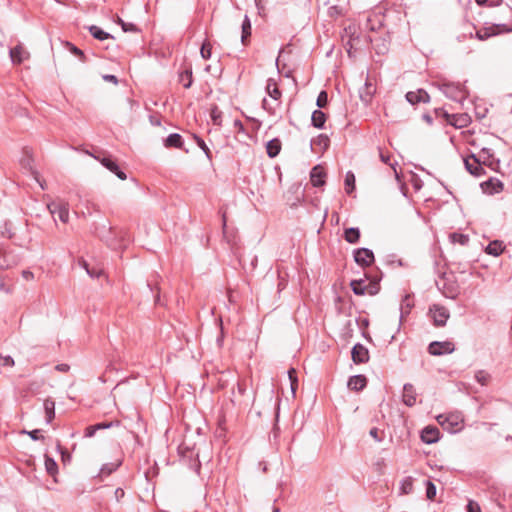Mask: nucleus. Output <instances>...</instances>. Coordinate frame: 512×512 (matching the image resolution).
I'll list each match as a JSON object with an SVG mask.
<instances>
[{"instance_id": "f257e3e1", "label": "nucleus", "mask_w": 512, "mask_h": 512, "mask_svg": "<svg viewBox=\"0 0 512 512\" xmlns=\"http://www.w3.org/2000/svg\"><path fill=\"white\" fill-rule=\"evenodd\" d=\"M266 93L275 101V105H271L268 100L263 99V108L270 114H275L276 108L280 105V98L282 96L281 91L278 88V84L273 78H269L265 87Z\"/></svg>"}, {"instance_id": "f03ea898", "label": "nucleus", "mask_w": 512, "mask_h": 512, "mask_svg": "<svg viewBox=\"0 0 512 512\" xmlns=\"http://www.w3.org/2000/svg\"><path fill=\"white\" fill-rule=\"evenodd\" d=\"M438 423L449 432H457L463 427V416L461 413H448L437 416Z\"/></svg>"}, {"instance_id": "7ed1b4c3", "label": "nucleus", "mask_w": 512, "mask_h": 512, "mask_svg": "<svg viewBox=\"0 0 512 512\" xmlns=\"http://www.w3.org/2000/svg\"><path fill=\"white\" fill-rule=\"evenodd\" d=\"M510 31H512V29H509L505 24H493L491 26L483 27L477 30L474 34V37L479 41H485L490 37Z\"/></svg>"}, {"instance_id": "20e7f679", "label": "nucleus", "mask_w": 512, "mask_h": 512, "mask_svg": "<svg viewBox=\"0 0 512 512\" xmlns=\"http://www.w3.org/2000/svg\"><path fill=\"white\" fill-rule=\"evenodd\" d=\"M93 157L97 159L105 168L114 173L119 179H127L126 173L120 169L116 160L111 155H106L105 153H102V156L93 155Z\"/></svg>"}, {"instance_id": "39448f33", "label": "nucleus", "mask_w": 512, "mask_h": 512, "mask_svg": "<svg viewBox=\"0 0 512 512\" xmlns=\"http://www.w3.org/2000/svg\"><path fill=\"white\" fill-rule=\"evenodd\" d=\"M441 90L446 95V97L452 99L453 101L462 102L467 97L464 87L460 84L443 83Z\"/></svg>"}, {"instance_id": "423d86ee", "label": "nucleus", "mask_w": 512, "mask_h": 512, "mask_svg": "<svg viewBox=\"0 0 512 512\" xmlns=\"http://www.w3.org/2000/svg\"><path fill=\"white\" fill-rule=\"evenodd\" d=\"M429 314L433 319V324L437 327L445 326L450 317L449 310L440 304L431 305L429 308Z\"/></svg>"}, {"instance_id": "0eeeda50", "label": "nucleus", "mask_w": 512, "mask_h": 512, "mask_svg": "<svg viewBox=\"0 0 512 512\" xmlns=\"http://www.w3.org/2000/svg\"><path fill=\"white\" fill-rule=\"evenodd\" d=\"M350 286L356 295H375L379 289L377 282L365 285L363 280H352Z\"/></svg>"}, {"instance_id": "6e6552de", "label": "nucleus", "mask_w": 512, "mask_h": 512, "mask_svg": "<svg viewBox=\"0 0 512 512\" xmlns=\"http://www.w3.org/2000/svg\"><path fill=\"white\" fill-rule=\"evenodd\" d=\"M482 167L487 166L492 170H497L500 164L499 159L494 157V154L489 148H482L481 151L476 155Z\"/></svg>"}, {"instance_id": "1a4fd4ad", "label": "nucleus", "mask_w": 512, "mask_h": 512, "mask_svg": "<svg viewBox=\"0 0 512 512\" xmlns=\"http://www.w3.org/2000/svg\"><path fill=\"white\" fill-rule=\"evenodd\" d=\"M455 350V346L450 341H434L429 344L428 351L431 355L440 356L443 354H450Z\"/></svg>"}, {"instance_id": "9d476101", "label": "nucleus", "mask_w": 512, "mask_h": 512, "mask_svg": "<svg viewBox=\"0 0 512 512\" xmlns=\"http://www.w3.org/2000/svg\"><path fill=\"white\" fill-rule=\"evenodd\" d=\"M446 121L455 128H465L471 123V117L467 113L444 114Z\"/></svg>"}, {"instance_id": "9b49d317", "label": "nucleus", "mask_w": 512, "mask_h": 512, "mask_svg": "<svg viewBox=\"0 0 512 512\" xmlns=\"http://www.w3.org/2000/svg\"><path fill=\"white\" fill-rule=\"evenodd\" d=\"M354 260L360 266L367 267L374 262V254L368 248H359L354 251Z\"/></svg>"}, {"instance_id": "f8f14e48", "label": "nucleus", "mask_w": 512, "mask_h": 512, "mask_svg": "<svg viewBox=\"0 0 512 512\" xmlns=\"http://www.w3.org/2000/svg\"><path fill=\"white\" fill-rule=\"evenodd\" d=\"M466 170L473 176L479 177L485 173L484 168L476 155H471L464 159Z\"/></svg>"}, {"instance_id": "ddd939ff", "label": "nucleus", "mask_w": 512, "mask_h": 512, "mask_svg": "<svg viewBox=\"0 0 512 512\" xmlns=\"http://www.w3.org/2000/svg\"><path fill=\"white\" fill-rule=\"evenodd\" d=\"M18 257L4 248H0V269H9L18 264Z\"/></svg>"}, {"instance_id": "4468645a", "label": "nucleus", "mask_w": 512, "mask_h": 512, "mask_svg": "<svg viewBox=\"0 0 512 512\" xmlns=\"http://www.w3.org/2000/svg\"><path fill=\"white\" fill-rule=\"evenodd\" d=\"M351 355H352V360L356 364L366 363L369 360L368 349L360 343H357L353 346Z\"/></svg>"}, {"instance_id": "2eb2a0df", "label": "nucleus", "mask_w": 512, "mask_h": 512, "mask_svg": "<svg viewBox=\"0 0 512 512\" xmlns=\"http://www.w3.org/2000/svg\"><path fill=\"white\" fill-rule=\"evenodd\" d=\"M330 145V139L325 134H320L316 138L311 140V149L315 153H323L325 150L328 149Z\"/></svg>"}, {"instance_id": "dca6fc26", "label": "nucleus", "mask_w": 512, "mask_h": 512, "mask_svg": "<svg viewBox=\"0 0 512 512\" xmlns=\"http://www.w3.org/2000/svg\"><path fill=\"white\" fill-rule=\"evenodd\" d=\"M406 100L412 104L427 103L430 101L429 94L424 89H418L417 91H410L406 94Z\"/></svg>"}, {"instance_id": "f3484780", "label": "nucleus", "mask_w": 512, "mask_h": 512, "mask_svg": "<svg viewBox=\"0 0 512 512\" xmlns=\"http://www.w3.org/2000/svg\"><path fill=\"white\" fill-rule=\"evenodd\" d=\"M50 213L54 216L57 215L59 220L67 223L69 220V209L64 204L51 203L48 205Z\"/></svg>"}, {"instance_id": "a211bd4d", "label": "nucleus", "mask_w": 512, "mask_h": 512, "mask_svg": "<svg viewBox=\"0 0 512 512\" xmlns=\"http://www.w3.org/2000/svg\"><path fill=\"white\" fill-rule=\"evenodd\" d=\"M481 188L485 193L494 194L502 191L503 183L496 178H490L481 184Z\"/></svg>"}, {"instance_id": "6ab92c4d", "label": "nucleus", "mask_w": 512, "mask_h": 512, "mask_svg": "<svg viewBox=\"0 0 512 512\" xmlns=\"http://www.w3.org/2000/svg\"><path fill=\"white\" fill-rule=\"evenodd\" d=\"M421 439L424 443L432 444L439 439V430L433 426L425 427L421 432Z\"/></svg>"}, {"instance_id": "aec40b11", "label": "nucleus", "mask_w": 512, "mask_h": 512, "mask_svg": "<svg viewBox=\"0 0 512 512\" xmlns=\"http://www.w3.org/2000/svg\"><path fill=\"white\" fill-rule=\"evenodd\" d=\"M345 33L349 36V39L345 43V48H346L349 56H352V50L356 49L355 48L356 42H359V37L354 36L356 33V26L349 25L347 28H345Z\"/></svg>"}, {"instance_id": "412c9836", "label": "nucleus", "mask_w": 512, "mask_h": 512, "mask_svg": "<svg viewBox=\"0 0 512 512\" xmlns=\"http://www.w3.org/2000/svg\"><path fill=\"white\" fill-rule=\"evenodd\" d=\"M164 146L169 149L170 148L183 149V138L178 133H172L164 139ZM184 151L187 153L188 149L184 148Z\"/></svg>"}, {"instance_id": "4be33fe9", "label": "nucleus", "mask_w": 512, "mask_h": 512, "mask_svg": "<svg viewBox=\"0 0 512 512\" xmlns=\"http://www.w3.org/2000/svg\"><path fill=\"white\" fill-rule=\"evenodd\" d=\"M367 385V379L364 375H354L348 380L347 386L350 390L361 391Z\"/></svg>"}, {"instance_id": "5701e85b", "label": "nucleus", "mask_w": 512, "mask_h": 512, "mask_svg": "<svg viewBox=\"0 0 512 512\" xmlns=\"http://www.w3.org/2000/svg\"><path fill=\"white\" fill-rule=\"evenodd\" d=\"M9 54L13 64H21L28 57V52L21 45L11 48Z\"/></svg>"}, {"instance_id": "b1692460", "label": "nucleus", "mask_w": 512, "mask_h": 512, "mask_svg": "<svg viewBox=\"0 0 512 512\" xmlns=\"http://www.w3.org/2000/svg\"><path fill=\"white\" fill-rule=\"evenodd\" d=\"M475 29V25L465 19L462 24V33L457 36L458 42H464L467 39L474 38L473 30Z\"/></svg>"}, {"instance_id": "393cba45", "label": "nucleus", "mask_w": 512, "mask_h": 512, "mask_svg": "<svg viewBox=\"0 0 512 512\" xmlns=\"http://www.w3.org/2000/svg\"><path fill=\"white\" fill-rule=\"evenodd\" d=\"M325 172L320 166H315L312 168L310 173V180L313 186L320 187L325 183Z\"/></svg>"}, {"instance_id": "a878e982", "label": "nucleus", "mask_w": 512, "mask_h": 512, "mask_svg": "<svg viewBox=\"0 0 512 512\" xmlns=\"http://www.w3.org/2000/svg\"><path fill=\"white\" fill-rule=\"evenodd\" d=\"M403 402L407 406H413L416 403V392L412 384H405L403 387Z\"/></svg>"}, {"instance_id": "bb28decb", "label": "nucleus", "mask_w": 512, "mask_h": 512, "mask_svg": "<svg viewBox=\"0 0 512 512\" xmlns=\"http://www.w3.org/2000/svg\"><path fill=\"white\" fill-rule=\"evenodd\" d=\"M88 30L90 34L97 40L104 41L106 39H114V37L108 33L102 30L100 27L96 25H91L88 27Z\"/></svg>"}, {"instance_id": "cd10ccee", "label": "nucleus", "mask_w": 512, "mask_h": 512, "mask_svg": "<svg viewBox=\"0 0 512 512\" xmlns=\"http://www.w3.org/2000/svg\"><path fill=\"white\" fill-rule=\"evenodd\" d=\"M266 151L270 158L276 157L281 151V141L277 138L268 141Z\"/></svg>"}, {"instance_id": "c85d7f7f", "label": "nucleus", "mask_w": 512, "mask_h": 512, "mask_svg": "<svg viewBox=\"0 0 512 512\" xmlns=\"http://www.w3.org/2000/svg\"><path fill=\"white\" fill-rule=\"evenodd\" d=\"M43 406L46 415V422L51 423L55 418V402L51 398H47L44 400Z\"/></svg>"}, {"instance_id": "c756f323", "label": "nucleus", "mask_w": 512, "mask_h": 512, "mask_svg": "<svg viewBox=\"0 0 512 512\" xmlns=\"http://www.w3.org/2000/svg\"><path fill=\"white\" fill-rule=\"evenodd\" d=\"M178 452L181 457L189 460L194 456L198 457V453H194V447L190 446L185 440L179 445Z\"/></svg>"}, {"instance_id": "7c9ffc66", "label": "nucleus", "mask_w": 512, "mask_h": 512, "mask_svg": "<svg viewBox=\"0 0 512 512\" xmlns=\"http://www.w3.org/2000/svg\"><path fill=\"white\" fill-rule=\"evenodd\" d=\"M344 239L350 244L357 243L360 239V230L354 227L345 229Z\"/></svg>"}, {"instance_id": "2f4dec72", "label": "nucleus", "mask_w": 512, "mask_h": 512, "mask_svg": "<svg viewBox=\"0 0 512 512\" xmlns=\"http://www.w3.org/2000/svg\"><path fill=\"white\" fill-rule=\"evenodd\" d=\"M32 163H33V158H32L31 149H29L28 147H24L23 148V157L20 160V164L24 169L32 171Z\"/></svg>"}, {"instance_id": "473e14b6", "label": "nucleus", "mask_w": 512, "mask_h": 512, "mask_svg": "<svg viewBox=\"0 0 512 512\" xmlns=\"http://www.w3.org/2000/svg\"><path fill=\"white\" fill-rule=\"evenodd\" d=\"M504 250V246L500 241H492L488 244L485 251L489 255L499 256Z\"/></svg>"}, {"instance_id": "72a5a7b5", "label": "nucleus", "mask_w": 512, "mask_h": 512, "mask_svg": "<svg viewBox=\"0 0 512 512\" xmlns=\"http://www.w3.org/2000/svg\"><path fill=\"white\" fill-rule=\"evenodd\" d=\"M311 121L314 127L323 128L326 121V115L321 110H315L312 113Z\"/></svg>"}, {"instance_id": "f704fd0d", "label": "nucleus", "mask_w": 512, "mask_h": 512, "mask_svg": "<svg viewBox=\"0 0 512 512\" xmlns=\"http://www.w3.org/2000/svg\"><path fill=\"white\" fill-rule=\"evenodd\" d=\"M45 469L46 472L52 477H55L58 473V465L56 461L47 454H45Z\"/></svg>"}, {"instance_id": "c9c22d12", "label": "nucleus", "mask_w": 512, "mask_h": 512, "mask_svg": "<svg viewBox=\"0 0 512 512\" xmlns=\"http://www.w3.org/2000/svg\"><path fill=\"white\" fill-rule=\"evenodd\" d=\"M65 46L72 54L77 56L82 62L87 61V57H86L85 53L81 49H79L77 46H75L74 44H72L68 41L65 42Z\"/></svg>"}, {"instance_id": "e433bc0d", "label": "nucleus", "mask_w": 512, "mask_h": 512, "mask_svg": "<svg viewBox=\"0 0 512 512\" xmlns=\"http://www.w3.org/2000/svg\"><path fill=\"white\" fill-rule=\"evenodd\" d=\"M401 494L407 495L413 491V478L408 476L401 481Z\"/></svg>"}, {"instance_id": "4c0bfd02", "label": "nucleus", "mask_w": 512, "mask_h": 512, "mask_svg": "<svg viewBox=\"0 0 512 512\" xmlns=\"http://www.w3.org/2000/svg\"><path fill=\"white\" fill-rule=\"evenodd\" d=\"M179 80L183 84V87L188 89L192 85V71L190 70H184L179 75Z\"/></svg>"}, {"instance_id": "58836bf2", "label": "nucleus", "mask_w": 512, "mask_h": 512, "mask_svg": "<svg viewBox=\"0 0 512 512\" xmlns=\"http://www.w3.org/2000/svg\"><path fill=\"white\" fill-rule=\"evenodd\" d=\"M191 137L194 139V141L197 143V145L203 150V152L205 153V155L207 156L208 159H212V153L209 149V147L207 146V144L205 143V141L197 136L196 134H191Z\"/></svg>"}, {"instance_id": "ea45409f", "label": "nucleus", "mask_w": 512, "mask_h": 512, "mask_svg": "<svg viewBox=\"0 0 512 512\" xmlns=\"http://www.w3.org/2000/svg\"><path fill=\"white\" fill-rule=\"evenodd\" d=\"M242 43L245 44L246 39L251 35V23L247 16H245L244 21L242 22Z\"/></svg>"}, {"instance_id": "a19ab883", "label": "nucleus", "mask_w": 512, "mask_h": 512, "mask_svg": "<svg viewBox=\"0 0 512 512\" xmlns=\"http://www.w3.org/2000/svg\"><path fill=\"white\" fill-rule=\"evenodd\" d=\"M211 119L214 125L221 126L222 111L216 105L211 108Z\"/></svg>"}, {"instance_id": "79ce46f5", "label": "nucleus", "mask_w": 512, "mask_h": 512, "mask_svg": "<svg viewBox=\"0 0 512 512\" xmlns=\"http://www.w3.org/2000/svg\"><path fill=\"white\" fill-rule=\"evenodd\" d=\"M122 464V461H118L117 463H108V464H104L101 468V474L103 475H110L112 474L114 471H116Z\"/></svg>"}, {"instance_id": "37998d69", "label": "nucleus", "mask_w": 512, "mask_h": 512, "mask_svg": "<svg viewBox=\"0 0 512 512\" xmlns=\"http://www.w3.org/2000/svg\"><path fill=\"white\" fill-rule=\"evenodd\" d=\"M355 188V176L352 172H347L345 176V190L350 194Z\"/></svg>"}, {"instance_id": "c03bdc74", "label": "nucleus", "mask_w": 512, "mask_h": 512, "mask_svg": "<svg viewBox=\"0 0 512 512\" xmlns=\"http://www.w3.org/2000/svg\"><path fill=\"white\" fill-rule=\"evenodd\" d=\"M490 374L484 370H479L475 373V379L482 386L487 385L490 382Z\"/></svg>"}, {"instance_id": "a18cd8bd", "label": "nucleus", "mask_w": 512, "mask_h": 512, "mask_svg": "<svg viewBox=\"0 0 512 512\" xmlns=\"http://www.w3.org/2000/svg\"><path fill=\"white\" fill-rule=\"evenodd\" d=\"M288 376H289V380H290L291 391H292L293 394H295V392L297 390V387H298V381H297V377H296V370L294 368H290L289 371H288Z\"/></svg>"}, {"instance_id": "49530a36", "label": "nucleus", "mask_w": 512, "mask_h": 512, "mask_svg": "<svg viewBox=\"0 0 512 512\" xmlns=\"http://www.w3.org/2000/svg\"><path fill=\"white\" fill-rule=\"evenodd\" d=\"M201 56L204 58V59H209L211 57V53H212V45L210 44V42L206 41L202 44L201 46Z\"/></svg>"}, {"instance_id": "de8ad7c7", "label": "nucleus", "mask_w": 512, "mask_h": 512, "mask_svg": "<svg viewBox=\"0 0 512 512\" xmlns=\"http://www.w3.org/2000/svg\"><path fill=\"white\" fill-rule=\"evenodd\" d=\"M451 239L454 243H459L461 245H466L469 241V237L467 235L460 233H453L451 235Z\"/></svg>"}, {"instance_id": "09e8293b", "label": "nucleus", "mask_w": 512, "mask_h": 512, "mask_svg": "<svg viewBox=\"0 0 512 512\" xmlns=\"http://www.w3.org/2000/svg\"><path fill=\"white\" fill-rule=\"evenodd\" d=\"M436 496V487L431 481H427L426 483V497L429 500H434Z\"/></svg>"}, {"instance_id": "8fccbe9b", "label": "nucleus", "mask_w": 512, "mask_h": 512, "mask_svg": "<svg viewBox=\"0 0 512 512\" xmlns=\"http://www.w3.org/2000/svg\"><path fill=\"white\" fill-rule=\"evenodd\" d=\"M328 102V95L326 91H321L317 97V106L319 108H323L327 105Z\"/></svg>"}, {"instance_id": "3c124183", "label": "nucleus", "mask_w": 512, "mask_h": 512, "mask_svg": "<svg viewBox=\"0 0 512 512\" xmlns=\"http://www.w3.org/2000/svg\"><path fill=\"white\" fill-rule=\"evenodd\" d=\"M22 433H25V434H28L30 436V438L34 441H38V440H44V436L41 435V430L40 429H34L32 431H26L24 430Z\"/></svg>"}, {"instance_id": "603ef678", "label": "nucleus", "mask_w": 512, "mask_h": 512, "mask_svg": "<svg viewBox=\"0 0 512 512\" xmlns=\"http://www.w3.org/2000/svg\"><path fill=\"white\" fill-rule=\"evenodd\" d=\"M224 416L219 414L218 416V427L215 431V435L217 437H222L224 435Z\"/></svg>"}, {"instance_id": "864d4df0", "label": "nucleus", "mask_w": 512, "mask_h": 512, "mask_svg": "<svg viewBox=\"0 0 512 512\" xmlns=\"http://www.w3.org/2000/svg\"><path fill=\"white\" fill-rule=\"evenodd\" d=\"M15 364L11 356H0V365L4 367H13Z\"/></svg>"}, {"instance_id": "5fc2aeb1", "label": "nucleus", "mask_w": 512, "mask_h": 512, "mask_svg": "<svg viewBox=\"0 0 512 512\" xmlns=\"http://www.w3.org/2000/svg\"><path fill=\"white\" fill-rule=\"evenodd\" d=\"M379 156H380V159H381V161H382L383 163L388 164V165H390V166L393 168V170H394V172H395V174H396V177H398V173H397V171H396L395 166H394L393 164H391V163H390V155H388V154H384V153L382 152V150L380 149V150H379Z\"/></svg>"}, {"instance_id": "6e6d98bb", "label": "nucleus", "mask_w": 512, "mask_h": 512, "mask_svg": "<svg viewBox=\"0 0 512 512\" xmlns=\"http://www.w3.org/2000/svg\"><path fill=\"white\" fill-rule=\"evenodd\" d=\"M86 272L92 278H99L103 274V270L97 267H90Z\"/></svg>"}, {"instance_id": "4d7b16f0", "label": "nucleus", "mask_w": 512, "mask_h": 512, "mask_svg": "<svg viewBox=\"0 0 512 512\" xmlns=\"http://www.w3.org/2000/svg\"><path fill=\"white\" fill-rule=\"evenodd\" d=\"M123 31L137 33L140 32V29L135 24L127 22L123 23Z\"/></svg>"}, {"instance_id": "13d9d810", "label": "nucleus", "mask_w": 512, "mask_h": 512, "mask_svg": "<svg viewBox=\"0 0 512 512\" xmlns=\"http://www.w3.org/2000/svg\"><path fill=\"white\" fill-rule=\"evenodd\" d=\"M467 511L468 512H481V508L478 505V503H476L474 501H469V503L467 505Z\"/></svg>"}, {"instance_id": "bf43d9fd", "label": "nucleus", "mask_w": 512, "mask_h": 512, "mask_svg": "<svg viewBox=\"0 0 512 512\" xmlns=\"http://www.w3.org/2000/svg\"><path fill=\"white\" fill-rule=\"evenodd\" d=\"M96 432H97V430L95 429V426L90 425L85 428L84 436L90 438V437H93Z\"/></svg>"}, {"instance_id": "052dcab7", "label": "nucleus", "mask_w": 512, "mask_h": 512, "mask_svg": "<svg viewBox=\"0 0 512 512\" xmlns=\"http://www.w3.org/2000/svg\"><path fill=\"white\" fill-rule=\"evenodd\" d=\"M103 80L106 81V82H111L115 85L118 84V78L115 76V75H112V74H105L102 76Z\"/></svg>"}, {"instance_id": "680f3d73", "label": "nucleus", "mask_w": 512, "mask_h": 512, "mask_svg": "<svg viewBox=\"0 0 512 512\" xmlns=\"http://www.w3.org/2000/svg\"><path fill=\"white\" fill-rule=\"evenodd\" d=\"M94 426L97 431L103 430V429H108L113 426V422H100V423L95 424Z\"/></svg>"}, {"instance_id": "e2e57ef3", "label": "nucleus", "mask_w": 512, "mask_h": 512, "mask_svg": "<svg viewBox=\"0 0 512 512\" xmlns=\"http://www.w3.org/2000/svg\"><path fill=\"white\" fill-rule=\"evenodd\" d=\"M370 436L375 439L377 442L382 441V437L379 435V430L377 428H372L369 432Z\"/></svg>"}, {"instance_id": "0e129e2a", "label": "nucleus", "mask_w": 512, "mask_h": 512, "mask_svg": "<svg viewBox=\"0 0 512 512\" xmlns=\"http://www.w3.org/2000/svg\"><path fill=\"white\" fill-rule=\"evenodd\" d=\"M219 322H220V334L219 336L217 337V342L220 343L224 337V324H223V320H222V317L219 316Z\"/></svg>"}, {"instance_id": "69168bd1", "label": "nucleus", "mask_w": 512, "mask_h": 512, "mask_svg": "<svg viewBox=\"0 0 512 512\" xmlns=\"http://www.w3.org/2000/svg\"><path fill=\"white\" fill-rule=\"evenodd\" d=\"M55 369L59 372H68L69 369H70V366L68 364H65V363H61V364H58L56 365Z\"/></svg>"}, {"instance_id": "338daca9", "label": "nucleus", "mask_w": 512, "mask_h": 512, "mask_svg": "<svg viewBox=\"0 0 512 512\" xmlns=\"http://www.w3.org/2000/svg\"><path fill=\"white\" fill-rule=\"evenodd\" d=\"M22 276H23V278H24V279H26V280H31V279H33V278H34L33 273H32L31 271H28V270H24V271L22 272Z\"/></svg>"}, {"instance_id": "774afa93", "label": "nucleus", "mask_w": 512, "mask_h": 512, "mask_svg": "<svg viewBox=\"0 0 512 512\" xmlns=\"http://www.w3.org/2000/svg\"><path fill=\"white\" fill-rule=\"evenodd\" d=\"M124 490L122 488H117L115 490V497L117 498V500H119L120 498H122L124 496Z\"/></svg>"}]
</instances>
